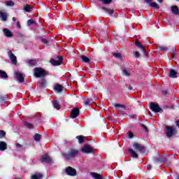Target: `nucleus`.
I'll list each match as a JSON object with an SVG mask.
<instances>
[{
	"label": "nucleus",
	"instance_id": "a878e982",
	"mask_svg": "<svg viewBox=\"0 0 179 179\" xmlns=\"http://www.w3.org/2000/svg\"><path fill=\"white\" fill-rule=\"evenodd\" d=\"M80 59H81V61H83V62H85V64L90 62V59H89V57L86 56L81 55Z\"/></svg>",
	"mask_w": 179,
	"mask_h": 179
},
{
	"label": "nucleus",
	"instance_id": "7ed1b4c3",
	"mask_svg": "<svg viewBox=\"0 0 179 179\" xmlns=\"http://www.w3.org/2000/svg\"><path fill=\"white\" fill-rule=\"evenodd\" d=\"M57 58H58V60H55L54 59H52L50 60V63L52 64V65H54V66H58L62 64V61L64 59L62 56H59L57 57Z\"/></svg>",
	"mask_w": 179,
	"mask_h": 179
},
{
	"label": "nucleus",
	"instance_id": "ea45409f",
	"mask_svg": "<svg viewBox=\"0 0 179 179\" xmlns=\"http://www.w3.org/2000/svg\"><path fill=\"white\" fill-rule=\"evenodd\" d=\"M133 55H134V57H136V58H139V57H141V55L138 51H134Z\"/></svg>",
	"mask_w": 179,
	"mask_h": 179
},
{
	"label": "nucleus",
	"instance_id": "6e6d98bb",
	"mask_svg": "<svg viewBox=\"0 0 179 179\" xmlns=\"http://www.w3.org/2000/svg\"><path fill=\"white\" fill-rule=\"evenodd\" d=\"M147 3L152 2V0H145Z\"/></svg>",
	"mask_w": 179,
	"mask_h": 179
},
{
	"label": "nucleus",
	"instance_id": "39448f33",
	"mask_svg": "<svg viewBox=\"0 0 179 179\" xmlns=\"http://www.w3.org/2000/svg\"><path fill=\"white\" fill-rule=\"evenodd\" d=\"M133 146L134 149L137 150V152H140V153H145L146 152L145 147L138 143H134Z\"/></svg>",
	"mask_w": 179,
	"mask_h": 179
},
{
	"label": "nucleus",
	"instance_id": "5701e85b",
	"mask_svg": "<svg viewBox=\"0 0 179 179\" xmlns=\"http://www.w3.org/2000/svg\"><path fill=\"white\" fill-rule=\"evenodd\" d=\"M24 8V10H25V12H27L28 13H30V12H31V6L29 4H26L23 6Z\"/></svg>",
	"mask_w": 179,
	"mask_h": 179
},
{
	"label": "nucleus",
	"instance_id": "bb28decb",
	"mask_svg": "<svg viewBox=\"0 0 179 179\" xmlns=\"http://www.w3.org/2000/svg\"><path fill=\"white\" fill-rule=\"evenodd\" d=\"M169 76L170 78H177V71L174 69H171Z\"/></svg>",
	"mask_w": 179,
	"mask_h": 179
},
{
	"label": "nucleus",
	"instance_id": "72a5a7b5",
	"mask_svg": "<svg viewBox=\"0 0 179 179\" xmlns=\"http://www.w3.org/2000/svg\"><path fill=\"white\" fill-rule=\"evenodd\" d=\"M5 101H6V97L1 96L0 97V103L3 105L6 103Z\"/></svg>",
	"mask_w": 179,
	"mask_h": 179
},
{
	"label": "nucleus",
	"instance_id": "c03bdc74",
	"mask_svg": "<svg viewBox=\"0 0 179 179\" xmlns=\"http://www.w3.org/2000/svg\"><path fill=\"white\" fill-rule=\"evenodd\" d=\"M108 13H109V15H110V16H113V15H114V10H108Z\"/></svg>",
	"mask_w": 179,
	"mask_h": 179
},
{
	"label": "nucleus",
	"instance_id": "1a4fd4ad",
	"mask_svg": "<svg viewBox=\"0 0 179 179\" xmlns=\"http://www.w3.org/2000/svg\"><path fill=\"white\" fill-rule=\"evenodd\" d=\"M66 173L68 176H71V177H74V176H76V170L71 166H68L66 169Z\"/></svg>",
	"mask_w": 179,
	"mask_h": 179
},
{
	"label": "nucleus",
	"instance_id": "4c0bfd02",
	"mask_svg": "<svg viewBox=\"0 0 179 179\" xmlns=\"http://www.w3.org/2000/svg\"><path fill=\"white\" fill-rule=\"evenodd\" d=\"M91 103H92V100L87 99L85 101L84 104L85 106H90Z\"/></svg>",
	"mask_w": 179,
	"mask_h": 179
},
{
	"label": "nucleus",
	"instance_id": "393cba45",
	"mask_svg": "<svg viewBox=\"0 0 179 179\" xmlns=\"http://www.w3.org/2000/svg\"><path fill=\"white\" fill-rule=\"evenodd\" d=\"M129 153H130L131 156L133 157L134 159L138 158V154H136L134 150L129 149Z\"/></svg>",
	"mask_w": 179,
	"mask_h": 179
},
{
	"label": "nucleus",
	"instance_id": "dca6fc26",
	"mask_svg": "<svg viewBox=\"0 0 179 179\" xmlns=\"http://www.w3.org/2000/svg\"><path fill=\"white\" fill-rule=\"evenodd\" d=\"M0 19L3 22H6V20H8V15L6 14V13L0 10Z\"/></svg>",
	"mask_w": 179,
	"mask_h": 179
},
{
	"label": "nucleus",
	"instance_id": "4be33fe9",
	"mask_svg": "<svg viewBox=\"0 0 179 179\" xmlns=\"http://www.w3.org/2000/svg\"><path fill=\"white\" fill-rule=\"evenodd\" d=\"M90 176H92V177H93L94 179H103V176L97 173L92 172L90 173Z\"/></svg>",
	"mask_w": 179,
	"mask_h": 179
},
{
	"label": "nucleus",
	"instance_id": "864d4df0",
	"mask_svg": "<svg viewBox=\"0 0 179 179\" xmlns=\"http://www.w3.org/2000/svg\"><path fill=\"white\" fill-rule=\"evenodd\" d=\"M17 27L20 28V22L19 21H17Z\"/></svg>",
	"mask_w": 179,
	"mask_h": 179
},
{
	"label": "nucleus",
	"instance_id": "20e7f679",
	"mask_svg": "<svg viewBox=\"0 0 179 179\" xmlns=\"http://www.w3.org/2000/svg\"><path fill=\"white\" fill-rule=\"evenodd\" d=\"M175 129L173 127H166L165 134L168 138H171L174 135Z\"/></svg>",
	"mask_w": 179,
	"mask_h": 179
},
{
	"label": "nucleus",
	"instance_id": "2f4dec72",
	"mask_svg": "<svg viewBox=\"0 0 179 179\" xmlns=\"http://www.w3.org/2000/svg\"><path fill=\"white\" fill-rule=\"evenodd\" d=\"M24 125L25 127H27V128H28V129H33V128H34V126L27 122H24Z\"/></svg>",
	"mask_w": 179,
	"mask_h": 179
},
{
	"label": "nucleus",
	"instance_id": "c756f323",
	"mask_svg": "<svg viewBox=\"0 0 179 179\" xmlns=\"http://www.w3.org/2000/svg\"><path fill=\"white\" fill-rule=\"evenodd\" d=\"M34 139L36 142H40V141L41 140V135L38 134H36Z\"/></svg>",
	"mask_w": 179,
	"mask_h": 179
},
{
	"label": "nucleus",
	"instance_id": "de8ad7c7",
	"mask_svg": "<svg viewBox=\"0 0 179 179\" xmlns=\"http://www.w3.org/2000/svg\"><path fill=\"white\" fill-rule=\"evenodd\" d=\"M142 128H143V129H145V132H148V127H146V125L142 124Z\"/></svg>",
	"mask_w": 179,
	"mask_h": 179
},
{
	"label": "nucleus",
	"instance_id": "e2e57ef3",
	"mask_svg": "<svg viewBox=\"0 0 179 179\" xmlns=\"http://www.w3.org/2000/svg\"><path fill=\"white\" fill-rule=\"evenodd\" d=\"M99 1H101V0H99Z\"/></svg>",
	"mask_w": 179,
	"mask_h": 179
},
{
	"label": "nucleus",
	"instance_id": "f3484780",
	"mask_svg": "<svg viewBox=\"0 0 179 179\" xmlns=\"http://www.w3.org/2000/svg\"><path fill=\"white\" fill-rule=\"evenodd\" d=\"M8 149V144L3 141H0V150L1 152H3Z\"/></svg>",
	"mask_w": 179,
	"mask_h": 179
},
{
	"label": "nucleus",
	"instance_id": "5fc2aeb1",
	"mask_svg": "<svg viewBox=\"0 0 179 179\" xmlns=\"http://www.w3.org/2000/svg\"><path fill=\"white\" fill-rule=\"evenodd\" d=\"M102 9H103V10H106V12H108V10H109L106 7H102Z\"/></svg>",
	"mask_w": 179,
	"mask_h": 179
},
{
	"label": "nucleus",
	"instance_id": "f8f14e48",
	"mask_svg": "<svg viewBox=\"0 0 179 179\" xmlns=\"http://www.w3.org/2000/svg\"><path fill=\"white\" fill-rule=\"evenodd\" d=\"M81 152H83V153L89 154V153H93L94 150H93V148H92V147L90 146V145H85V146L82 148Z\"/></svg>",
	"mask_w": 179,
	"mask_h": 179
},
{
	"label": "nucleus",
	"instance_id": "a19ab883",
	"mask_svg": "<svg viewBox=\"0 0 179 179\" xmlns=\"http://www.w3.org/2000/svg\"><path fill=\"white\" fill-rule=\"evenodd\" d=\"M115 107H116V108H125V106L121 105V104H120V103H117V104L115 105Z\"/></svg>",
	"mask_w": 179,
	"mask_h": 179
},
{
	"label": "nucleus",
	"instance_id": "052dcab7",
	"mask_svg": "<svg viewBox=\"0 0 179 179\" xmlns=\"http://www.w3.org/2000/svg\"><path fill=\"white\" fill-rule=\"evenodd\" d=\"M176 179H179V176L177 177V178Z\"/></svg>",
	"mask_w": 179,
	"mask_h": 179
},
{
	"label": "nucleus",
	"instance_id": "58836bf2",
	"mask_svg": "<svg viewBox=\"0 0 179 179\" xmlns=\"http://www.w3.org/2000/svg\"><path fill=\"white\" fill-rule=\"evenodd\" d=\"M103 3L108 5V3H111L112 0H101Z\"/></svg>",
	"mask_w": 179,
	"mask_h": 179
},
{
	"label": "nucleus",
	"instance_id": "13d9d810",
	"mask_svg": "<svg viewBox=\"0 0 179 179\" xmlns=\"http://www.w3.org/2000/svg\"><path fill=\"white\" fill-rule=\"evenodd\" d=\"M13 22H16V17H13Z\"/></svg>",
	"mask_w": 179,
	"mask_h": 179
},
{
	"label": "nucleus",
	"instance_id": "680f3d73",
	"mask_svg": "<svg viewBox=\"0 0 179 179\" xmlns=\"http://www.w3.org/2000/svg\"><path fill=\"white\" fill-rule=\"evenodd\" d=\"M176 1H179V0H176Z\"/></svg>",
	"mask_w": 179,
	"mask_h": 179
},
{
	"label": "nucleus",
	"instance_id": "09e8293b",
	"mask_svg": "<svg viewBox=\"0 0 179 179\" xmlns=\"http://www.w3.org/2000/svg\"><path fill=\"white\" fill-rule=\"evenodd\" d=\"M16 148H22V145L21 144H19V143H15Z\"/></svg>",
	"mask_w": 179,
	"mask_h": 179
},
{
	"label": "nucleus",
	"instance_id": "4d7b16f0",
	"mask_svg": "<svg viewBox=\"0 0 179 179\" xmlns=\"http://www.w3.org/2000/svg\"><path fill=\"white\" fill-rule=\"evenodd\" d=\"M128 89H129V90H132V86L129 85Z\"/></svg>",
	"mask_w": 179,
	"mask_h": 179
},
{
	"label": "nucleus",
	"instance_id": "7c9ffc66",
	"mask_svg": "<svg viewBox=\"0 0 179 179\" xmlns=\"http://www.w3.org/2000/svg\"><path fill=\"white\" fill-rule=\"evenodd\" d=\"M122 73L124 76H131V71H128L127 69L122 70Z\"/></svg>",
	"mask_w": 179,
	"mask_h": 179
},
{
	"label": "nucleus",
	"instance_id": "3c124183",
	"mask_svg": "<svg viewBox=\"0 0 179 179\" xmlns=\"http://www.w3.org/2000/svg\"><path fill=\"white\" fill-rule=\"evenodd\" d=\"M162 94H163V96H167V91H166V90L162 91Z\"/></svg>",
	"mask_w": 179,
	"mask_h": 179
},
{
	"label": "nucleus",
	"instance_id": "6e6552de",
	"mask_svg": "<svg viewBox=\"0 0 179 179\" xmlns=\"http://www.w3.org/2000/svg\"><path fill=\"white\" fill-rule=\"evenodd\" d=\"M14 75H15L17 80L20 83H23V82H24V76L20 72H15Z\"/></svg>",
	"mask_w": 179,
	"mask_h": 179
},
{
	"label": "nucleus",
	"instance_id": "e433bc0d",
	"mask_svg": "<svg viewBox=\"0 0 179 179\" xmlns=\"http://www.w3.org/2000/svg\"><path fill=\"white\" fill-rule=\"evenodd\" d=\"M6 133L3 130H0V138H5Z\"/></svg>",
	"mask_w": 179,
	"mask_h": 179
},
{
	"label": "nucleus",
	"instance_id": "a18cd8bd",
	"mask_svg": "<svg viewBox=\"0 0 179 179\" xmlns=\"http://www.w3.org/2000/svg\"><path fill=\"white\" fill-rule=\"evenodd\" d=\"M129 138H134V133L129 131L128 132Z\"/></svg>",
	"mask_w": 179,
	"mask_h": 179
},
{
	"label": "nucleus",
	"instance_id": "a211bd4d",
	"mask_svg": "<svg viewBox=\"0 0 179 179\" xmlns=\"http://www.w3.org/2000/svg\"><path fill=\"white\" fill-rule=\"evenodd\" d=\"M25 62L29 66H34V65H36L37 64V61H36L35 59H27Z\"/></svg>",
	"mask_w": 179,
	"mask_h": 179
},
{
	"label": "nucleus",
	"instance_id": "0eeeda50",
	"mask_svg": "<svg viewBox=\"0 0 179 179\" xmlns=\"http://www.w3.org/2000/svg\"><path fill=\"white\" fill-rule=\"evenodd\" d=\"M150 110L154 113H160V111H162V108L159 107V104L155 103H151Z\"/></svg>",
	"mask_w": 179,
	"mask_h": 179
},
{
	"label": "nucleus",
	"instance_id": "cd10ccee",
	"mask_svg": "<svg viewBox=\"0 0 179 179\" xmlns=\"http://www.w3.org/2000/svg\"><path fill=\"white\" fill-rule=\"evenodd\" d=\"M39 86L41 87H45L47 85V81L45 79H42L41 81L38 82Z\"/></svg>",
	"mask_w": 179,
	"mask_h": 179
},
{
	"label": "nucleus",
	"instance_id": "423d86ee",
	"mask_svg": "<svg viewBox=\"0 0 179 179\" xmlns=\"http://www.w3.org/2000/svg\"><path fill=\"white\" fill-rule=\"evenodd\" d=\"M8 55L10 58V60L13 64V65H16L17 64V58L15 56V55L12 52V50H9L8 52Z\"/></svg>",
	"mask_w": 179,
	"mask_h": 179
},
{
	"label": "nucleus",
	"instance_id": "9d476101",
	"mask_svg": "<svg viewBox=\"0 0 179 179\" xmlns=\"http://www.w3.org/2000/svg\"><path fill=\"white\" fill-rule=\"evenodd\" d=\"M41 162L43 164H45V163L50 164L52 163V159H51V157H50V156L45 155L41 157Z\"/></svg>",
	"mask_w": 179,
	"mask_h": 179
},
{
	"label": "nucleus",
	"instance_id": "9b49d317",
	"mask_svg": "<svg viewBox=\"0 0 179 179\" xmlns=\"http://www.w3.org/2000/svg\"><path fill=\"white\" fill-rule=\"evenodd\" d=\"M134 44L136 45V47H138V48H140V50L143 51L145 57H148V54L145 52L146 50L145 49V46L139 43L138 40H136Z\"/></svg>",
	"mask_w": 179,
	"mask_h": 179
},
{
	"label": "nucleus",
	"instance_id": "37998d69",
	"mask_svg": "<svg viewBox=\"0 0 179 179\" xmlns=\"http://www.w3.org/2000/svg\"><path fill=\"white\" fill-rule=\"evenodd\" d=\"M113 56L115 58H121V54H120V53H115V54H113Z\"/></svg>",
	"mask_w": 179,
	"mask_h": 179
},
{
	"label": "nucleus",
	"instance_id": "f704fd0d",
	"mask_svg": "<svg viewBox=\"0 0 179 179\" xmlns=\"http://www.w3.org/2000/svg\"><path fill=\"white\" fill-rule=\"evenodd\" d=\"M76 139L78 140L79 143H83V136H77Z\"/></svg>",
	"mask_w": 179,
	"mask_h": 179
},
{
	"label": "nucleus",
	"instance_id": "f257e3e1",
	"mask_svg": "<svg viewBox=\"0 0 179 179\" xmlns=\"http://www.w3.org/2000/svg\"><path fill=\"white\" fill-rule=\"evenodd\" d=\"M79 155V150L77 149L71 148L68 153L64 154L63 156L64 159L67 160H71V159H75L76 156Z\"/></svg>",
	"mask_w": 179,
	"mask_h": 179
},
{
	"label": "nucleus",
	"instance_id": "603ef678",
	"mask_svg": "<svg viewBox=\"0 0 179 179\" xmlns=\"http://www.w3.org/2000/svg\"><path fill=\"white\" fill-rule=\"evenodd\" d=\"M147 169H148V170H151L152 169V165L151 164H148L147 166Z\"/></svg>",
	"mask_w": 179,
	"mask_h": 179
},
{
	"label": "nucleus",
	"instance_id": "aec40b11",
	"mask_svg": "<svg viewBox=\"0 0 179 179\" xmlns=\"http://www.w3.org/2000/svg\"><path fill=\"white\" fill-rule=\"evenodd\" d=\"M171 10L172 11V13H173V15H178L179 13L178 7L177 6H171Z\"/></svg>",
	"mask_w": 179,
	"mask_h": 179
},
{
	"label": "nucleus",
	"instance_id": "c9c22d12",
	"mask_svg": "<svg viewBox=\"0 0 179 179\" xmlns=\"http://www.w3.org/2000/svg\"><path fill=\"white\" fill-rule=\"evenodd\" d=\"M6 6H13L15 5V3L12 1H8L6 3Z\"/></svg>",
	"mask_w": 179,
	"mask_h": 179
},
{
	"label": "nucleus",
	"instance_id": "ddd939ff",
	"mask_svg": "<svg viewBox=\"0 0 179 179\" xmlns=\"http://www.w3.org/2000/svg\"><path fill=\"white\" fill-rule=\"evenodd\" d=\"M155 163H167V159L164 156L156 157L154 159Z\"/></svg>",
	"mask_w": 179,
	"mask_h": 179
},
{
	"label": "nucleus",
	"instance_id": "bf43d9fd",
	"mask_svg": "<svg viewBox=\"0 0 179 179\" xmlns=\"http://www.w3.org/2000/svg\"><path fill=\"white\" fill-rule=\"evenodd\" d=\"M157 1L159 2V3H162L163 2V0H157Z\"/></svg>",
	"mask_w": 179,
	"mask_h": 179
},
{
	"label": "nucleus",
	"instance_id": "2eb2a0df",
	"mask_svg": "<svg viewBox=\"0 0 179 179\" xmlns=\"http://www.w3.org/2000/svg\"><path fill=\"white\" fill-rule=\"evenodd\" d=\"M80 110L78 108H73L71 113V117L72 118H76L79 115Z\"/></svg>",
	"mask_w": 179,
	"mask_h": 179
},
{
	"label": "nucleus",
	"instance_id": "79ce46f5",
	"mask_svg": "<svg viewBox=\"0 0 179 179\" xmlns=\"http://www.w3.org/2000/svg\"><path fill=\"white\" fill-rule=\"evenodd\" d=\"M27 24H28V26H31V24H34V20H29L27 21Z\"/></svg>",
	"mask_w": 179,
	"mask_h": 179
},
{
	"label": "nucleus",
	"instance_id": "473e14b6",
	"mask_svg": "<svg viewBox=\"0 0 179 179\" xmlns=\"http://www.w3.org/2000/svg\"><path fill=\"white\" fill-rule=\"evenodd\" d=\"M150 6H151L152 8H155V9H159V8H160L159 6V4H157L156 2L150 3Z\"/></svg>",
	"mask_w": 179,
	"mask_h": 179
},
{
	"label": "nucleus",
	"instance_id": "49530a36",
	"mask_svg": "<svg viewBox=\"0 0 179 179\" xmlns=\"http://www.w3.org/2000/svg\"><path fill=\"white\" fill-rule=\"evenodd\" d=\"M176 51H177V50L174 48L171 52L172 57H174L176 55Z\"/></svg>",
	"mask_w": 179,
	"mask_h": 179
},
{
	"label": "nucleus",
	"instance_id": "4468645a",
	"mask_svg": "<svg viewBox=\"0 0 179 179\" xmlns=\"http://www.w3.org/2000/svg\"><path fill=\"white\" fill-rule=\"evenodd\" d=\"M3 33L6 37H8L9 38L13 37V34L8 28L3 29Z\"/></svg>",
	"mask_w": 179,
	"mask_h": 179
},
{
	"label": "nucleus",
	"instance_id": "6ab92c4d",
	"mask_svg": "<svg viewBox=\"0 0 179 179\" xmlns=\"http://www.w3.org/2000/svg\"><path fill=\"white\" fill-rule=\"evenodd\" d=\"M52 104L56 110H59V108H61V105L58 101H52Z\"/></svg>",
	"mask_w": 179,
	"mask_h": 179
},
{
	"label": "nucleus",
	"instance_id": "412c9836",
	"mask_svg": "<svg viewBox=\"0 0 179 179\" xmlns=\"http://www.w3.org/2000/svg\"><path fill=\"white\" fill-rule=\"evenodd\" d=\"M55 92H57V93H61V92H62V90H64V86H62L59 84H57L55 87Z\"/></svg>",
	"mask_w": 179,
	"mask_h": 179
},
{
	"label": "nucleus",
	"instance_id": "c85d7f7f",
	"mask_svg": "<svg viewBox=\"0 0 179 179\" xmlns=\"http://www.w3.org/2000/svg\"><path fill=\"white\" fill-rule=\"evenodd\" d=\"M0 76L2 79H6V78H8V74H6V72L0 70Z\"/></svg>",
	"mask_w": 179,
	"mask_h": 179
},
{
	"label": "nucleus",
	"instance_id": "b1692460",
	"mask_svg": "<svg viewBox=\"0 0 179 179\" xmlns=\"http://www.w3.org/2000/svg\"><path fill=\"white\" fill-rule=\"evenodd\" d=\"M31 179H42L43 178V174L41 173H35L34 175H32L31 177Z\"/></svg>",
	"mask_w": 179,
	"mask_h": 179
},
{
	"label": "nucleus",
	"instance_id": "f03ea898",
	"mask_svg": "<svg viewBox=\"0 0 179 179\" xmlns=\"http://www.w3.org/2000/svg\"><path fill=\"white\" fill-rule=\"evenodd\" d=\"M48 75V73L42 68L36 67L34 69V76L35 78H43Z\"/></svg>",
	"mask_w": 179,
	"mask_h": 179
},
{
	"label": "nucleus",
	"instance_id": "8fccbe9b",
	"mask_svg": "<svg viewBox=\"0 0 179 179\" xmlns=\"http://www.w3.org/2000/svg\"><path fill=\"white\" fill-rule=\"evenodd\" d=\"M161 51H167V48L162 47L160 48Z\"/></svg>",
	"mask_w": 179,
	"mask_h": 179
}]
</instances>
